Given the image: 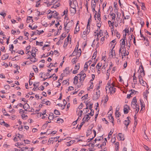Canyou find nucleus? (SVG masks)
<instances>
[{"label": "nucleus", "mask_w": 151, "mask_h": 151, "mask_svg": "<svg viewBox=\"0 0 151 151\" xmlns=\"http://www.w3.org/2000/svg\"><path fill=\"white\" fill-rule=\"evenodd\" d=\"M70 7L72 8V9L70 10L71 13L74 14L76 11L75 6H74L73 7L71 6Z\"/></svg>", "instance_id": "obj_12"}, {"label": "nucleus", "mask_w": 151, "mask_h": 151, "mask_svg": "<svg viewBox=\"0 0 151 151\" xmlns=\"http://www.w3.org/2000/svg\"><path fill=\"white\" fill-rule=\"evenodd\" d=\"M69 68L67 67L66 68L65 70H64V72H65L66 74H68L69 73Z\"/></svg>", "instance_id": "obj_23"}, {"label": "nucleus", "mask_w": 151, "mask_h": 151, "mask_svg": "<svg viewBox=\"0 0 151 151\" xmlns=\"http://www.w3.org/2000/svg\"><path fill=\"white\" fill-rule=\"evenodd\" d=\"M21 116L22 118L24 120L26 119L28 117L27 115H25V114H22V115H21Z\"/></svg>", "instance_id": "obj_20"}, {"label": "nucleus", "mask_w": 151, "mask_h": 151, "mask_svg": "<svg viewBox=\"0 0 151 151\" xmlns=\"http://www.w3.org/2000/svg\"><path fill=\"white\" fill-rule=\"evenodd\" d=\"M77 58V57H76V58H73L72 60V62L73 63V64H74L76 63V59Z\"/></svg>", "instance_id": "obj_38"}, {"label": "nucleus", "mask_w": 151, "mask_h": 151, "mask_svg": "<svg viewBox=\"0 0 151 151\" xmlns=\"http://www.w3.org/2000/svg\"><path fill=\"white\" fill-rule=\"evenodd\" d=\"M57 64V63H56L54 64V65H53V64L52 63H51L50 65L47 67L48 68H51L52 66L55 67V65Z\"/></svg>", "instance_id": "obj_41"}, {"label": "nucleus", "mask_w": 151, "mask_h": 151, "mask_svg": "<svg viewBox=\"0 0 151 151\" xmlns=\"http://www.w3.org/2000/svg\"><path fill=\"white\" fill-rule=\"evenodd\" d=\"M30 60L33 63H35L37 60V59H36L35 58H31Z\"/></svg>", "instance_id": "obj_37"}, {"label": "nucleus", "mask_w": 151, "mask_h": 151, "mask_svg": "<svg viewBox=\"0 0 151 151\" xmlns=\"http://www.w3.org/2000/svg\"><path fill=\"white\" fill-rule=\"evenodd\" d=\"M55 138H54V137H51L48 140L49 142H51L52 141H55Z\"/></svg>", "instance_id": "obj_45"}, {"label": "nucleus", "mask_w": 151, "mask_h": 151, "mask_svg": "<svg viewBox=\"0 0 151 151\" xmlns=\"http://www.w3.org/2000/svg\"><path fill=\"white\" fill-rule=\"evenodd\" d=\"M124 113H128L130 110V107L128 105H125L124 106Z\"/></svg>", "instance_id": "obj_3"}, {"label": "nucleus", "mask_w": 151, "mask_h": 151, "mask_svg": "<svg viewBox=\"0 0 151 151\" xmlns=\"http://www.w3.org/2000/svg\"><path fill=\"white\" fill-rule=\"evenodd\" d=\"M117 17L119 19H120V17L121 16V14L120 13L117 12L116 13Z\"/></svg>", "instance_id": "obj_58"}, {"label": "nucleus", "mask_w": 151, "mask_h": 151, "mask_svg": "<svg viewBox=\"0 0 151 151\" xmlns=\"http://www.w3.org/2000/svg\"><path fill=\"white\" fill-rule=\"evenodd\" d=\"M74 90V88L73 86L69 87L68 89V91H70L73 90Z\"/></svg>", "instance_id": "obj_59"}, {"label": "nucleus", "mask_w": 151, "mask_h": 151, "mask_svg": "<svg viewBox=\"0 0 151 151\" xmlns=\"http://www.w3.org/2000/svg\"><path fill=\"white\" fill-rule=\"evenodd\" d=\"M145 44L146 46L149 45V41L147 39L146 40V42H145Z\"/></svg>", "instance_id": "obj_60"}, {"label": "nucleus", "mask_w": 151, "mask_h": 151, "mask_svg": "<svg viewBox=\"0 0 151 151\" xmlns=\"http://www.w3.org/2000/svg\"><path fill=\"white\" fill-rule=\"evenodd\" d=\"M119 106H117L116 108V112L115 113H119V112H118V111H119Z\"/></svg>", "instance_id": "obj_57"}, {"label": "nucleus", "mask_w": 151, "mask_h": 151, "mask_svg": "<svg viewBox=\"0 0 151 151\" xmlns=\"http://www.w3.org/2000/svg\"><path fill=\"white\" fill-rule=\"evenodd\" d=\"M91 18V14H90V17L88 19V24H87V25H90V22H91L92 21Z\"/></svg>", "instance_id": "obj_35"}, {"label": "nucleus", "mask_w": 151, "mask_h": 151, "mask_svg": "<svg viewBox=\"0 0 151 151\" xmlns=\"http://www.w3.org/2000/svg\"><path fill=\"white\" fill-rule=\"evenodd\" d=\"M96 54H97V51H96V52H94V53L93 54V55L92 58V59L93 60V59H95L96 58Z\"/></svg>", "instance_id": "obj_27"}, {"label": "nucleus", "mask_w": 151, "mask_h": 151, "mask_svg": "<svg viewBox=\"0 0 151 151\" xmlns=\"http://www.w3.org/2000/svg\"><path fill=\"white\" fill-rule=\"evenodd\" d=\"M4 115H5V116H9L10 118L12 120L14 119L17 117L15 115H13L11 114V115L10 114H4Z\"/></svg>", "instance_id": "obj_10"}, {"label": "nucleus", "mask_w": 151, "mask_h": 151, "mask_svg": "<svg viewBox=\"0 0 151 151\" xmlns=\"http://www.w3.org/2000/svg\"><path fill=\"white\" fill-rule=\"evenodd\" d=\"M115 149L116 150H118L119 146V143L118 142H116L115 143Z\"/></svg>", "instance_id": "obj_28"}, {"label": "nucleus", "mask_w": 151, "mask_h": 151, "mask_svg": "<svg viewBox=\"0 0 151 151\" xmlns=\"http://www.w3.org/2000/svg\"><path fill=\"white\" fill-rule=\"evenodd\" d=\"M100 91H98L96 92V94H94L93 96V99L94 100H97L100 97Z\"/></svg>", "instance_id": "obj_2"}, {"label": "nucleus", "mask_w": 151, "mask_h": 151, "mask_svg": "<svg viewBox=\"0 0 151 151\" xmlns=\"http://www.w3.org/2000/svg\"><path fill=\"white\" fill-rule=\"evenodd\" d=\"M35 49H34V51H35V52H32V54H31V55H32V56L33 57H35L36 56V52L37 51H36L35 50H36L37 51V49H36L35 48Z\"/></svg>", "instance_id": "obj_30"}, {"label": "nucleus", "mask_w": 151, "mask_h": 151, "mask_svg": "<svg viewBox=\"0 0 151 151\" xmlns=\"http://www.w3.org/2000/svg\"><path fill=\"white\" fill-rule=\"evenodd\" d=\"M29 27H30L31 28V29H36L37 27V26H34L33 27H32V26L30 25L29 24Z\"/></svg>", "instance_id": "obj_43"}, {"label": "nucleus", "mask_w": 151, "mask_h": 151, "mask_svg": "<svg viewBox=\"0 0 151 151\" xmlns=\"http://www.w3.org/2000/svg\"><path fill=\"white\" fill-rule=\"evenodd\" d=\"M10 87L9 85H6L4 86V88L6 89H9L10 88Z\"/></svg>", "instance_id": "obj_50"}, {"label": "nucleus", "mask_w": 151, "mask_h": 151, "mask_svg": "<svg viewBox=\"0 0 151 151\" xmlns=\"http://www.w3.org/2000/svg\"><path fill=\"white\" fill-rule=\"evenodd\" d=\"M0 123L1 125L5 126L6 127H9V124L6 123L4 121L3 119H0Z\"/></svg>", "instance_id": "obj_6"}, {"label": "nucleus", "mask_w": 151, "mask_h": 151, "mask_svg": "<svg viewBox=\"0 0 151 151\" xmlns=\"http://www.w3.org/2000/svg\"><path fill=\"white\" fill-rule=\"evenodd\" d=\"M58 14H59L56 12L55 13H54V14H53V17H54L56 18Z\"/></svg>", "instance_id": "obj_62"}, {"label": "nucleus", "mask_w": 151, "mask_h": 151, "mask_svg": "<svg viewBox=\"0 0 151 151\" xmlns=\"http://www.w3.org/2000/svg\"><path fill=\"white\" fill-rule=\"evenodd\" d=\"M124 135L122 133H119L118 134V138L120 140L123 141L124 139Z\"/></svg>", "instance_id": "obj_8"}, {"label": "nucleus", "mask_w": 151, "mask_h": 151, "mask_svg": "<svg viewBox=\"0 0 151 151\" xmlns=\"http://www.w3.org/2000/svg\"><path fill=\"white\" fill-rule=\"evenodd\" d=\"M85 123V121L84 120L79 125L78 127V129L79 130H80L82 127V126L83 125V124Z\"/></svg>", "instance_id": "obj_33"}, {"label": "nucleus", "mask_w": 151, "mask_h": 151, "mask_svg": "<svg viewBox=\"0 0 151 151\" xmlns=\"http://www.w3.org/2000/svg\"><path fill=\"white\" fill-rule=\"evenodd\" d=\"M107 88L109 89V91L110 93L113 94L115 92L116 88L114 87H112L111 86H110V87H107V86H106L105 88V89L106 93L107 92Z\"/></svg>", "instance_id": "obj_1"}, {"label": "nucleus", "mask_w": 151, "mask_h": 151, "mask_svg": "<svg viewBox=\"0 0 151 151\" xmlns=\"http://www.w3.org/2000/svg\"><path fill=\"white\" fill-rule=\"evenodd\" d=\"M78 24V22L77 23L76 26L75 28V30L74 32V34H76L79 31V27L77 25Z\"/></svg>", "instance_id": "obj_15"}, {"label": "nucleus", "mask_w": 151, "mask_h": 151, "mask_svg": "<svg viewBox=\"0 0 151 151\" xmlns=\"http://www.w3.org/2000/svg\"><path fill=\"white\" fill-rule=\"evenodd\" d=\"M32 33L31 34V36H32L34 35H37L38 34V32H39V30H37L36 31L32 32Z\"/></svg>", "instance_id": "obj_22"}, {"label": "nucleus", "mask_w": 151, "mask_h": 151, "mask_svg": "<svg viewBox=\"0 0 151 151\" xmlns=\"http://www.w3.org/2000/svg\"><path fill=\"white\" fill-rule=\"evenodd\" d=\"M110 55H111L112 57L113 56V54H114V55L116 56L115 51L114 50H113V49L111 50V51L110 52Z\"/></svg>", "instance_id": "obj_29"}, {"label": "nucleus", "mask_w": 151, "mask_h": 151, "mask_svg": "<svg viewBox=\"0 0 151 151\" xmlns=\"http://www.w3.org/2000/svg\"><path fill=\"white\" fill-rule=\"evenodd\" d=\"M135 72L134 73V74L133 76H132L133 78V81L135 83H136L137 81L136 80V77L135 76Z\"/></svg>", "instance_id": "obj_34"}, {"label": "nucleus", "mask_w": 151, "mask_h": 151, "mask_svg": "<svg viewBox=\"0 0 151 151\" xmlns=\"http://www.w3.org/2000/svg\"><path fill=\"white\" fill-rule=\"evenodd\" d=\"M67 41H68L65 40L64 43L63 45V47H66L67 46V45H68V42Z\"/></svg>", "instance_id": "obj_42"}, {"label": "nucleus", "mask_w": 151, "mask_h": 151, "mask_svg": "<svg viewBox=\"0 0 151 151\" xmlns=\"http://www.w3.org/2000/svg\"><path fill=\"white\" fill-rule=\"evenodd\" d=\"M110 15L111 16H112V20L113 19H114V20L115 19V18H116V17L115 14H114V13H110Z\"/></svg>", "instance_id": "obj_25"}, {"label": "nucleus", "mask_w": 151, "mask_h": 151, "mask_svg": "<svg viewBox=\"0 0 151 151\" xmlns=\"http://www.w3.org/2000/svg\"><path fill=\"white\" fill-rule=\"evenodd\" d=\"M91 62V60H90L87 62H86L85 64L84 65V70L85 71H86L87 70L88 67V63L90 62Z\"/></svg>", "instance_id": "obj_13"}, {"label": "nucleus", "mask_w": 151, "mask_h": 151, "mask_svg": "<svg viewBox=\"0 0 151 151\" xmlns=\"http://www.w3.org/2000/svg\"><path fill=\"white\" fill-rule=\"evenodd\" d=\"M122 40V42L120 43V45H125V40L124 39H122L121 40V41Z\"/></svg>", "instance_id": "obj_40"}, {"label": "nucleus", "mask_w": 151, "mask_h": 151, "mask_svg": "<svg viewBox=\"0 0 151 151\" xmlns=\"http://www.w3.org/2000/svg\"><path fill=\"white\" fill-rule=\"evenodd\" d=\"M0 15L4 17L6 16V14L5 13L0 12Z\"/></svg>", "instance_id": "obj_64"}, {"label": "nucleus", "mask_w": 151, "mask_h": 151, "mask_svg": "<svg viewBox=\"0 0 151 151\" xmlns=\"http://www.w3.org/2000/svg\"><path fill=\"white\" fill-rule=\"evenodd\" d=\"M42 119H45L48 116L46 114H42Z\"/></svg>", "instance_id": "obj_53"}, {"label": "nucleus", "mask_w": 151, "mask_h": 151, "mask_svg": "<svg viewBox=\"0 0 151 151\" xmlns=\"http://www.w3.org/2000/svg\"><path fill=\"white\" fill-rule=\"evenodd\" d=\"M102 63H99L97 64V65L96 66V69H97L98 70V74H99L101 72V67L102 66Z\"/></svg>", "instance_id": "obj_5"}, {"label": "nucleus", "mask_w": 151, "mask_h": 151, "mask_svg": "<svg viewBox=\"0 0 151 151\" xmlns=\"http://www.w3.org/2000/svg\"><path fill=\"white\" fill-rule=\"evenodd\" d=\"M63 122V119L59 118H58L57 120V123L59 124H62Z\"/></svg>", "instance_id": "obj_19"}, {"label": "nucleus", "mask_w": 151, "mask_h": 151, "mask_svg": "<svg viewBox=\"0 0 151 151\" xmlns=\"http://www.w3.org/2000/svg\"><path fill=\"white\" fill-rule=\"evenodd\" d=\"M112 114H110L109 116L108 117L110 120H111V122L112 123H114V118L113 116H112Z\"/></svg>", "instance_id": "obj_16"}, {"label": "nucleus", "mask_w": 151, "mask_h": 151, "mask_svg": "<svg viewBox=\"0 0 151 151\" xmlns=\"http://www.w3.org/2000/svg\"><path fill=\"white\" fill-rule=\"evenodd\" d=\"M100 13H101V12H100V9H99V10L98 12V14L97 15V17L98 19H101Z\"/></svg>", "instance_id": "obj_36"}, {"label": "nucleus", "mask_w": 151, "mask_h": 151, "mask_svg": "<svg viewBox=\"0 0 151 151\" xmlns=\"http://www.w3.org/2000/svg\"><path fill=\"white\" fill-rule=\"evenodd\" d=\"M140 103L141 105V109L140 111L142 110H143L145 109V105L143 101L142 100H140Z\"/></svg>", "instance_id": "obj_11"}, {"label": "nucleus", "mask_w": 151, "mask_h": 151, "mask_svg": "<svg viewBox=\"0 0 151 151\" xmlns=\"http://www.w3.org/2000/svg\"><path fill=\"white\" fill-rule=\"evenodd\" d=\"M72 3L76 6V5L78 4V2L76 0H73Z\"/></svg>", "instance_id": "obj_52"}, {"label": "nucleus", "mask_w": 151, "mask_h": 151, "mask_svg": "<svg viewBox=\"0 0 151 151\" xmlns=\"http://www.w3.org/2000/svg\"><path fill=\"white\" fill-rule=\"evenodd\" d=\"M83 111H84V113H86L88 112L89 111L88 108L87 107L86 108L84 109Z\"/></svg>", "instance_id": "obj_44"}, {"label": "nucleus", "mask_w": 151, "mask_h": 151, "mask_svg": "<svg viewBox=\"0 0 151 151\" xmlns=\"http://www.w3.org/2000/svg\"><path fill=\"white\" fill-rule=\"evenodd\" d=\"M50 54H52V55H53V51H51L50 52L48 53L47 54V55L46 56L45 55V54H43V55H42V57H47L49 56Z\"/></svg>", "instance_id": "obj_18"}, {"label": "nucleus", "mask_w": 151, "mask_h": 151, "mask_svg": "<svg viewBox=\"0 0 151 151\" xmlns=\"http://www.w3.org/2000/svg\"><path fill=\"white\" fill-rule=\"evenodd\" d=\"M142 84H141L143 86H145V85H146L147 86V88L148 87H149V86L147 84V83H146V82L145 81H144L143 80H142Z\"/></svg>", "instance_id": "obj_32"}, {"label": "nucleus", "mask_w": 151, "mask_h": 151, "mask_svg": "<svg viewBox=\"0 0 151 151\" xmlns=\"http://www.w3.org/2000/svg\"><path fill=\"white\" fill-rule=\"evenodd\" d=\"M140 72H141V74L140 75H141V76L143 75V76L145 75V72L144 69H142V70H141Z\"/></svg>", "instance_id": "obj_56"}, {"label": "nucleus", "mask_w": 151, "mask_h": 151, "mask_svg": "<svg viewBox=\"0 0 151 151\" xmlns=\"http://www.w3.org/2000/svg\"><path fill=\"white\" fill-rule=\"evenodd\" d=\"M76 49H75L73 52V53L71 55H70L69 57H72L75 55H74V54L75 53H76L77 51H76Z\"/></svg>", "instance_id": "obj_47"}, {"label": "nucleus", "mask_w": 151, "mask_h": 151, "mask_svg": "<svg viewBox=\"0 0 151 151\" xmlns=\"http://www.w3.org/2000/svg\"><path fill=\"white\" fill-rule=\"evenodd\" d=\"M83 75H81L80 76V82L81 83V85L82 83H83V81L85 79V78L86 77V74H83Z\"/></svg>", "instance_id": "obj_7"}, {"label": "nucleus", "mask_w": 151, "mask_h": 151, "mask_svg": "<svg viewBox=\"0 0 151 151\" xmlns=\"http://www.w3.org/2000/svg\"><path fill=\"white\" fill-rule=\"evenodd\" d=\"M90 118L89 117V115L87 114L83 117L82 119V121H83L84 120L85 121V122L86 121H88L90 119Z\"/></svg>", "instance_id": "obj_14"}, {"label": "nucleus", "mask_w": 151, "mask_h": 151, "mask_svg": "<svg viewBox=\"0 0 151 151\" xmlns=\"http://www.w3.org/2000/svg\"><path fill=\"white\" fill-rule=\"evenodd\" d=\"M60 4L59 3H58V4H57L52 6L51 7V8H57V7H59V6H60Z\"/></svg>", "instance_id": "obj_49"}, {"label": "nucleus", "mask_w": 151, "mask_h": 151, "mask_svg": "<svg viewBox=\"0 0 151 151\" xmlns=\"http://www.w3.org/2000/svg\"><path fill=\"white\" fill-rule=\"evenodd\" d=\"M80 64L79 63H78L77 64V65H76L75 67V69L76 70H78L80 68Z\"/></svg>", "instance_id": "obj_39"}, {"label": "nucleus", "mask_w": 151, "mask_h": 151, "mask_svg": "<svg viewBox=\"0 0 151 151\" xmlns=\"http://www.w3.org/2000/svg\"><path fill=\"white\" fill-rule=\"evenodd\" d=\"M117 4V3L115 2L114 3V8H115V9H114V11L115 12H116L118 11V9H117V7L116 5Z\"/></svg>", "instance_id": "obj_26"}, {"label": "nucleus", "mask_w": 151, "mask_h": 151, "mask_svg": "<svg viewBox=\"0 0 151 151\" xmlns=\"http://www.w3.org/2000/svg\"><path fill=\"white\" fill-rule=\"evenodd\" d=\"M39 85H37L35 86V87H34V88L32 90L34 91H35L36 89L37 88V89L39 90V88H38Z\"/></svg>", "instance_id": "obj_54"}, {"label": "nucleus", "mask_w": 151, "mask_h": 151, "mask_svg": "<svg viewBox=\"0 0 151 151\" xmlns=\"http://www.w3.org/2000/svg\"><path fill=\"white\" fill-rule=\"evenodd\" d=\"M75 142V140H71L69 142H67L68 143V144L67 145V146H69L71 145V144H73Z\"/></svg>", "instance_id": "obj_24"}, {"label": "nucleus", "mask_w": 151, "mask_h": 151, "mask_svg": "<svg viewBox=\"0 0 151 151\" xmlns=\"http://www.w3.org/2000/svg\"><path fill=\"white\" fill-rule=\"evenodd\" d=\"M131 106L133 107L134 108H136L137 109L136 110V112H135V113H138L139 110V106L137 107V105L136 104V103H132L131 104Z\"/></svg>", "instance_id": "obj_4"}, {"label": "nucleus", "mask_w": 151, "mask_h": 151, "mask_svg": "<svg viewBox=\"0 0 151 151\" xmlns=\"http://www.w3.org/2000/svg\"><path fill=\"white\" fill-rule=\"evenodd\" d=\"M92 128L88 130L86 133H88L89 134H91L92 132Z\"/></svg>", "instance_id": "obj_51"}, {"label": "nucleus", "mask_w": 151, "mask_h": 151, "mask_svg": "<svg viewBox=\"0 0 151 151\" xmlns=\"http://www.w3.org/2000/svg\"><path fill=\"white\" fill-rule=\"evenodd\" d=\"M83 106V105L82 103H81L80 104V106L78 107V109H79V110H81V109H82Z\"/></svg>", "instance_id": "obj_46"}, {"label": "nucleus", "mask_w": 151, "mask_h": 151, "mask_svg": "<svg viewBox=\"0 0 151 151\" xmlns=\"http://www.w3.org/2000/svg\"><path fill=\"white\" fill-rule=\"evenodd\" d=\"M90 25H87V34H88L90 31Z\"/></svg>", "instance_id": "obj_31"}, {"label": "nucleus", "mask_w": 151, "mask_h": 151, "mask_svg": "<svg viewBox=\"0 0 151 151\" xmlns=\"http://www.w3.org/2000/svg\"><path fill=\"white\" fill-rule=\"evenodd\" d=\"M126 48H124L122 52H123V56H125V54H126Z\"/></svg>", "instance_id": "obj_63"}, {"label": "nucleus", "mask_w": 151, "mask_h": 151, "mask_svg": "<svg viewBox=\"0 0 151 151\" xmlns=\"http://www.w3.org/2000/svg\"><path fill=\"white\" fill-rule=\"evenodd\" d=\"M78 77L77 76H75L74 78L73 83L75 84H77L78 83Z\"/></svg>", "instance_id": "obj_17"}, {"label": "nucleus", "mask_w": 151, "mask_h": 151, "mask_svg": "<svg viewBox=\"0 0 151 151\" xmlns=\"http://www.w3.org/2000/svg\"><path fill=\"white\" fill-rule=\"evenodd\" d=\"M143 96L144 98L147 99V92H144L143 93Z\"/></svg>", "instance_id": "obj_48"}, {"label": "nucleus", "mask_w": 151, "mask_h": 151, "mask_svg": "<svg viewBox=\"0 0 151 151\" xmlns=\"http://www.w3.org/2000/svg\"><path fill=\"white\" fill-rule=\"evenodd\" d=\"M19 135L17 137L20 140H23V139H24V136L23 135H20L19 134H18Z\"/></svg>", "instance_id": "obj_21"}, {"label": "nucleus", "mask_w": 151, "mask_h": 151, "mask_svg": "<svg viewBox=\"0 0 151 151\" xmlns=\"http://www.w3.org/2000/svg\"><path fill=\"white\" fill-rule=\"evenodd\" d=\"M129 117H127V119L128 120H124L123 122L124 124L126 125V127L127 129L128 126L130 122V121L129 119Z\"/></svg>", "instance_id": "obj_9"}, {"label": "nucleus", "mask_w": 151, "mask_h": 151, "mask_svg": "<svg viewBox=\"0 0 151 151\" xmlns=\"http://www.w3.org/2000/svg\"><path fill=\"white\" fill-rule=\"evenodd\" d=\"M112 133H113V132H112L111 131L109 133V134L108 135V138L109 139L111 137Z\"/></svg>", "instance_id": "obj_61"}, {"label": "nucleus", "mask_w": 151, "mask_h": 151, "mask_svg": "<svg viewBox=\"0 0 151 151\" xmlns=\"http://www.w3.org/2000/svg\"><path fill=\"white\" fill-rule=\"evenodd\" d=\"M132 103H134L137 102V99H136V97H134L133 98L132 101Z\"/></svg>", "instance_id": "obj_55"}]
</instances>
